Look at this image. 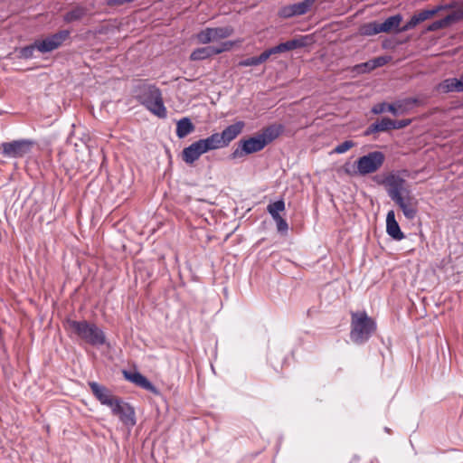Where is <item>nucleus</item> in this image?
Here are the masks:
<instances>
[{
  "label": "nucleus",
  "mask_w": 463,
  "mask_h": 463,
  "mask_svg": "<svg viewBox=\"0 0 463 463\" xmlns=\"http://www.w3.org/2000/svg\"><path fill=\"white\" fill-rule=\"evenodd\" d=\"M137 99L150 112L158 118L166 117V109L164 105L162 93L158 88L152 84H141L136 89Z\"/></svg>",
  "instance_id": "1"
},
{
  "label": "nucleus",
  "mask_w": 463,
  "mask_h": 463,
  "mask_svg": "<svg viewBox=\"0 0 463 463\" xmlns=\"http://www.w3.org/2000/svg\"><path fill=\"white\" fill-rule=\"evenodd\" d=\"M279 135L275 128L269 127L262 133L247 139H241L238 147L232 152V158H239L245 155L253 154L262 150L269 143Z\"/></svg>",
  "instance_id": "2"
},
{
  "label": "nucleus",
  "mask_w": 463,
  "mask_h": 463,
  "mask_svg": "<svg viewBox=\"0 0 463 463\" xmlns=\"http://www.w3.org/2000/svg\"><path fill=\"white\" fill-rule=\"evenodd\" d=\"M66 324L72 334L91 345L99 346L106 342L104 332L93 323L86 320H68Z\"/></svg>",
  "instance_id": "3"
},
{
  "label": "nucleus",
  "mask_w": 463,
  "mask_h": 463,
  "mask_svg": "<svg viewBox=\"0 0 463 463\" xmlns=\"http://www.w3.org/2000/svg\"><path fill=\"white\" fill-rule=\"evenodd\" d=\"M375 329V322L365 312L352 313L350 338L354 344L368 341Z\"/></svg>",
  "instance_id": "4"
},
{
  "label": "nucleus",
  "mask_w": 463,
  "mask_h": 463,
  "mask_svg": "<svg viewBox=\"0 0 463 463\" xmlns=\"http://www.w3.org/2000/svg\"><path fill=\"white\" fill-rule=\"evenodd\" d=\"M384 159L385 156L383 152H370L356 160V173L360 175L375 173L382 167L384 163Z\"/></svg>",
  "instance_id": "5"
},
{
  "label": "nucleus",
  "mask_w": 463,
  "mask_h": 463,
  "mask_svg": "<svg viewBox=\"0 0 463 463\" xmlns=\"http://www.w3.org/2000/svg\"><path fill=\"white\" fill-rule=\"evenodd\" d=\"M35 142L32 139H18L1 145L3 155L10 158H20L31 153Z\"/></svg>",
  "instance_id": "6"
},
{
  "label": "nucleus",
  "mask_w": 463,
  "mask_h": 463,
  "mask_svg": "<svg viewBox=\"0 0 463 463\" xmlns=\"http://www.w3.org/2000/svg\"><path fill=\"white\" fill-rule=\"evenodd\" d=\"M402 211L403 215L408 220H413L418 213V200L411 193H405L404 195L393 201Z\"/></svg>",
  "instance_id": "7"
},
{
  "label": "nucleus",
  "mask_w": 463,
  "mask_h": 463,
  "mask_svg": "<svg viewBox=\"0 0 463 463\" xmlns=\"http://www.w3.org/2000/svg\"><path fill=\"white\" fill-rule=\"evenodd\" d=\"M69 35L70 32L68 30H62L44 40L37 41V50L42 53L52 52L61 46Z\"/></svg>",
  "instance_id": "8"
},
{
  "label": "nucleus",
  "mask_w": 463,
  "mask_h": 463,
  "mask_svg": "<svg viewBox=\"0 0 463 463\" xmlns=\"http://www.w3.org/2000/svg\"><path fill=\"white\" fill-rule=\"evenodd\" d=\"M233 46L232 42H225L222 43L220 47L215 46H206V47H201L197 48L190 55V59L192 61H202L204 59H207L209 57H212L213 55L222 53L223 52L231 50V48Z\"/></svg>",
  "instance_id": "9"
},
{
  "label": "nucleus",
  "mask_w": 463,
  "mask_h": 463,
  "mask_svg": "<svg viewBox=\"0 0 463 463\" xmlns=\"http://www.w3.org/2000/svg\"><path fill=\"white\" fill-rule=\"evenodd\" d=\"M405 180L398 175H391L386 177L385 184L387 186V194L390 198L394 201L397 198L411 192L405 187Z\"/></svg>",
  "instance_id": "10"
},
{
  "label": "nucleus",
  "mask_w": 463,
  "mask_h": 463,
  "mask_svg": "<svg viewBox=\"0 0 463 463\" xmlns=\"http://www.w3.org/2000/svg\"><path fill=\"white\" fill-rule=\"evenodd\" d=\"M317 0H304L299 3L286 5L279 10V15L283 18L303 15L307 14Z\"/></svg>",
  "instance_id": "11"
},
{
  "label": "nucleus",
  "mask_w": 463,
  "mask_h": 463,
  "mask_svg": "<svg viewBox=\"0 0 463 463\" xmlns=\"http://www.w3.org/2000/svg\"><path fill=\"white\" fill-rule=\"evenodd\" d=\"M201 139L192 143L183 150V160L189 165L194 164L203 154L206 153Z\"/></svg>",
  "instance_id": "12"
},
{
  "label": "nucleus",
  "mask_w": 463,
  "mask_h": 463,
  "mask_svg": "<svg viewBox=\"0 0 463 463\" xmlns=\"http://www.w3.org/2000/svg\"><path fill=\"white\" fill-rule=\"evenodd\" d=\"M93 394L103 405H120L118 401H114L111 392L105 386L98 383L91 382L89 383Z\"/></svg>",
  "instance_id": "13"
},
{
  "label": "nucleus",
  "mask_w": 463,
  "mask_h": 463,
  "mask_svg": "<svg viewBox=\"0 0 463 463\" xmlns=\"http://www.w3.org/2000/svg\"><path fill=\"white\" fill-rule=\"evenodd\" d=\"M112 414L118 417L123 424L133 427L136 424V417L133 407H111Z\"/></svg>",
  "instance_id": "14"
},
{
  "label": "nucleus",
  "mask_w": 463,
  "mask_h": 463,
  "mask_svg": "<svg viewBox=\"0 0 463 463\" xmlns=\"http://www.w3.org/2000/svg\"><path fill=\"white\" fill-rule=\"evenodd\" d=\"M436 90L440 93L463 92V74L459 79L449 78L441 81Z\"/></svg>",
  "instance_id": "15"
},
{
  "label": "nucleus",
  "mask_w": 463,
  "mask_h": 463,
  "mask_svg": "<svg viewBox=\"0 0 463 463\" xmlns=\"http://www.w3.org/2000/svg\"><path fill=\"white\" fill-rule=\"evenodd\" d=\"M244 122L237 121L236 123L228 126L221 133H219L224 146H227L232 140H234L243 130Z\"/></svg>",
  "instance_id": "16"
},
{
  "label": "nucleus",
  "mask_w": 463,
  "mask_h": 463,
  "mask_svg": "<svg viewBox=\"0 0 463 463\" xmlns=\"http://www.w3.org/2000/svg\"><path fill=\"white\" fill-rule=\"evenodd\" d=\"M386 232L389 236L396 241H401L404 238V234L400 229V226L395 219V213L392 210L387 213Z\"/></svg>",
  "instance_id": "17"
},
{
  "label": "nucleus",
  "mask_w": 463,
  "mask_h": 463,
  "mask_svg": "<svg viewBox=\"0 0 463 463\" xmlns=\"http://www.w3.org/2000/svg\"><path fill=\"white\" fill-rule=\"evenodd\" d=\"M417 103L418 99L414 98L398 100L393 104L388 105V111L394 116L402 115L407 113Z\"/></svg>",
  "instance_id": "18"
},
{
  "label": "nucleus",
  "mask_w": 463,
  "mask_h": 463,
  "mask_svg": "<svg viewBox=\"0 0 463 463\" xmlns=\"http://www.w3.org/2000/svg\"><path fill=\"white\" fill-rule=\"evenodd\" d=\"M123 374L127 380L135 383L136 385L147 390V391H155L154 385L149 382L144 375H142L138 372H128L124 371Z\"/></svg>",
  "instance_id": "19"
},
{
  "label": "nucleus",
  "mask_w": 463,
  "mask_h": 463,
  "mask_svg": "<svg viewBox=\"0 0 463 463\" xmlns=\"http://www.w3.org/2000/svg\"><path fill=\"white\" fill-rule=\"evenodd\" d=\"M458 19H460L459 14H458L457 13L450 14L447 15L446 17H444L443 19L435 21L432 24H430L428 26L427 30L430 32H433V31L439 30L441 28H445V27L449 26V24H451L452 23L458 21Z\"/></svg>",
  "instance_id": "20"
},
{
  "label": "nucleus",
  "mask_w": 463,
  "mask_h": 463,
  "mask_svg": "<svg viewBox=\"0 0 463 463\" xmlns=\"http://www.w3.org/2000/svg\"><path fill=\"white\" fill-rule=\"evenodd\" d=\"M201 140L204 146L203 148H205L206 152L215 150L218 148L226 147L219 133H213L208 137L203 138Z\"/></svg>",
  "instance_id": "21"
},
{
  "label": "nucleus",
  "mask_w": 463,
  "mask_h": 463,
  "mask_svg": "<svg viewBox=\"0 0 463 463\" xmlns=\"http://www.w3.org/2000/svg\"><path fill=\"white\" fill-rule=\"evenodd\" d=\"M194 130V126L189 118H183L176 123V136L184 138Z\"/></svg>",
  "instance_id": "22"
},
{
  "label": "nucleus",
  "mask_w": 463,
  "mask_h": 463,
  "mask_svg": "<svg viewBox=\"0 0 463 463\" xmlns=\"http://www.w3.org/2000/svg\"><path fill=\"white\" fill-rule=\"evenodd\" d=\"M402 20V17L401 14L390 16L383 23H380V30H382V33H390L395 31L399 28Z\"/></svg>",
  "instance_id": "23"
},
{
  "label": "nucleus",
  "mask_w": 463,
  "mask_h": 463,
  "mask_svg": "<svg viewBox=\"0 0 463 463\" xmlns=\"http://www.w3.org/2000/svg\"><path fill=\"white\" fill-rule=\"evenodd\" d=\"M389 129H393L392 119L389 118H383L382 119L376 121L369 127L368 132H383Z\"/></svg>",
  "instance_id": "24"
},
{
  "label": "nucleus",
  "mask_w": 463,
  "mask_h": 463,
  "mask_svg": "<svg viewBox=\"0 0 463 463\" xmlns=\"http://www.w3.org/2000/svg\"><path fill=\"white\" fill-rule=\"evenodd\" d=\"M211 31L214 42L227 38L233 33L232 28L230 26L211 28Z\"/></svg>",
  "instance_id": "25"
},
{
  "label": "nucleus",
  "mask_w": 463,
  "mask_h": 463,
  "mask_svg": "<svg viewBox=\"0 0 463 463\" xmlns=\"http://www.w3.org/2000/svg\"><path fill=\"white\" fill-rule=\"evenodd\" d=\"M86 14V10L83 7L77 6L71 10L64 15V21L67 23L80 20Z\"/></svg>",
  "instance_id": "26"
},
{
  "label": "nucleus",
  "mask_w": 463,
  "mask_h": 463,
  "mask_svg": "<svg viewBox=\"0 0 463 463\" xmlns=\"http://www.w3.org/2000/svg\"><path fill=\"white\" fill-rule=\"evenodd\" d=\"M447 7L448 6L438 5L435 8L430 9V10H423V11L416 14L415 16L417 17V19L420 23H422V22L426 21L427 19L432 17L436 14H438L439 11H441Z\"/></svg>",
  "instance_id": "27"
},
{
  "label": "nucleus",
  "mask_w": 463,
  "mask_h": 463,
  "mask_svg": "<svg viewBox=\"0 0 463 463\" xmlns=\"http://www.w3.org/2000/svg\"><path fill=\"white\" fill-rule=\"evenodd\" d=\"M285 203L283 200H278L272 203H269L267 207L269 213L273 219L280 217L279 212L284 211Z\"/></svg>",
  "instance_id": "28"
},
{
  "label": "nucleus",
  "mask_w": 463,
  "mask_h": 463,
  "mask_svg": "<svg viewBox=\"0 0 463 463\" xmlns=\"http://www.w3.org/2000/svg\"><path fill=\"white\" fill-rule=\"evenodd\" d=\"M196 39H197L198 43H202V44H206V43L214 42L213 35H212L211 28H206V29L201 31L200 33H198L196 35Z\"/></svg>",
  "instance_id": "29"
},
{
  "label": "nucleus",
  "mask_w": 463,
  "mask_h": 463,
  "mask_svg": "<svg viewBox=\"0 0 463 463\" xmlns=\"http://www.w3.org/2000/svg\"><path fill=\"white\" fill-rule=\"evenodd\" d=\"M376 69L375 68V65L373 63V60H370L366 62H363V63H360V64H357L354 67L353 71L357 72V73H366V72H369L373 70Z\"/></svg>",
  "instance_id": "30"
},
{
  "label": "nucleus",
  "mask_w": 463,
  "mask_h": 463,
  "mask_svg": "<svg viewBox=\"0 0 463 463\" xmlns=\"http://www.w3.org/2000/svg\"><path fill=\"white\" fill-rule=\"evenodd\" d=\"M380 33H382V30H380V24L376 22L365 24L362 28V33L364 35H374Z\"/></svg>",
  "instance_id": "31"
},
{
  "label": "nucleus",
  "mask_w": 463,
  "mask_h": 463,
  "mask_svg": "<svg viewBox=\"0 0 463 463\" xmlns=\"http://www.w3.org/2000/svg\"><path fill=\"white\" fill-rule=\"evenodd\" d=\"M281 45H282L283 51L288 52V51L295 50L299 47H303L305 45V43L299 39H293V40L282 43Z\"/></svg>",
  "instance_id": "32"
},
{
  "label": "nucleus",
  "mask_w": 463,
  "mask_h": 463,
  "mask_svg": "<svg viewBox=\"0 0 463 463\" xmlns=\"http://www.w3.org/2000/svg\"><path fill=\"white\" fill-rule=\"evenodd\" d=\"M35 49H37V41L33 44L22 48L19 52L20 57L24 59L33 58Z\"/></svg>",
  "instance_id": "33"
},
{
  "label": "nucleus",
  "mask_w": 463,
  "mask_h": 463,
  "mask_svg": "<svg viewBox=\"0 0 463 463\" xmlns=\"http://www.w3.org/2000/svg\"><path fill=\"white\" fill-rule=\"evenodd\" d=\"M354 146V143L353 141L346 140V141L337 145L334 149V153L344 154Z\"/></svg>",
  "instance_id": "34"
},
{
  "label": "nucleus",
  "mask_w": 463,
  "mask_h": 463,
  "mask_svg": "<svg viewBox=\"0 0 463 463\" xmlns=\"http://www.w3.org/2000/svg\"><path fill=\"white\" fill-rule=\"evenodd\" d=\"M420 24L415 14L399 30L400 32L409 31Z\"/></svg>",
  "instance_id": "35"
},
{
  "label": "nucleus",
  "mask_w": 463,
  "mask_h": 463,
  "mask_svg": "<svg viewBox=\"0 0 463 463\" xmlns=\"http://www.w3.org/2000/svg\"><path fill=\"white\" fill-rule=\"evenodd\" d=\"M388 105L389 104L385 102L378 103L372 108V112L373 114H382L385 111H388Z\"/></svg>",
  "instance_id": "36"
},
{
  "label": "nucleus",
  "mask_w": 463,
  "mask_h": 463,
  "mask_svg": "<svg viewBox=\"0 0 463 463\" xmlns=\"http://www.w3.org/2000/svg\"><path fill=\"white\" fill-rule=\"evenodd\" d=\"M258 58L257 57H250L245 60H242L240 61L239 65L242 67H248V66H257L259 65Z\"/></svg>",
  "instance_id": "37"
},
{
  "label": "nucleus",
  "mask_w": 463,
  "mask_h": 463,
  "mask_svg": "<svg viewBox=\"0 0 463 463\" xmlns=\"http://www.w3.org/2000/svg\"><path fill=\"white\" fill-rule=\"evenodd\" d=\"M277 223V228L279 232H287L288 229L287 222L280 216L273 219Z\"/></svg>",
  "instance_id": "38"
},
{
  "label": "nucleus",
  "mask_w": 463,
  "mask_h": 463,
  "mask_svg": "<svg viewBox=\"0 0 463 463\" xmlns=\"http://www.w3.org/2000/svg\"><path fill=\"white\" fill-rule=\"evenodd\" d=\"M373 60L375 68H378V67H382V66L385 65L386 63H388L391 61V57L390 56H379Z\"/></svg>",
  "instance_id": "39"
},
{
  "label": "nucleus",
  "mask_w": 463,
  "mask_h": 463,
  "mask_svg": "<svg viewBox=\"0 0 463 463\" xmlns=\"http://www.w3.org/2000/svg\"><path fill=\"white\" fill-rule=\"evenodd\" d=\"M411 119L392 120L393 129H401L411 124Z\"/></svg>",
  "instance_id": "40"
},
{
  "label": "nucleus",
  "mask_w": 463,
  "mask_h": 463,
  "mask_svg": "<svg viewBox=\"0 0 463 463\" xmlns=\"http://www.w3.org/2000/svg\"><path fill=\"white\" fill-rule=\"evenodd\" d=\"M133 0H108L107 5L109 6L121 5L127 3H131Z\"/></svg>",
  "instance_id": "41"
},
{
  "label": "nucleus",
  "mask_w": 463,
  "mask_h": 463,
  "mask_svg": "<svg viewBox=\"0 0 463 463\" xmlns=\"http://www.w3.org/2000/svg\"><path fill=\"white\" fill-rule=\"evenodd\" d=\"M270 53H269V49L266 50L265 52H263L260 56H258V61L259 63H263L265 62L269 57H270Z\"/></svg>",
  "instance_id": "42"
},
{
  "label": "nucleus",
  "mask_w": 463,
  "mask_h": 463,
  "mask_svg": "<svg viewBox=\"0 0 463 463\" xmlns=\"http://www.w3.org/2000/svg\"><path fill=\"white\" fill-rule=\"evenodd\" d=\"M270 55L284 52L281 43L278 44L277 46H274L272 48L269 49Z\"/></svg>",
  "instance_id": "43"
}]
</instances>
